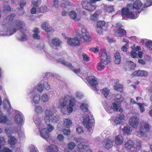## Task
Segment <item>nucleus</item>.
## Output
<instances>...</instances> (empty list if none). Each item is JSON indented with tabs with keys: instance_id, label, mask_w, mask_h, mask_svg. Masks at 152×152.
<instances>
[{
	"instance_id": "nucleus-39",
	"label": "nucleus",
	"mask_w": 152,
	"mask_h": 152,
	"mask_svg": "<svg viewBox=\"0 0 152 152\" xmlns=\"http://www.w3.org/2000/svg\"><path fill=\"white\" fill-rule=\"evenodd\" d=\"M105 10L108 13H112L114 11V7L113 6L106 5L104 6Z\"/></svg>"
},
{
	"instance_id": "nucleus-33",
	"label": "nucleus",
	"mask_w": 152,
	"mask_h": 152,
	"mask_svg": "<svg viewBox=\"0 0 152 152\" xmlns=\"http://www.w3.org/2000/svg\"><path fill=\"white\" fill-rule=\"evenodd\" d=\"M72 124V121L69 118H64L63 121V126L64 127L69 128Z\"/></svg>"
},
{
	"instance_id": "nucleus-20",
	"label": "nucleus",
	"mask_w": 152,
	"mask_h": 152,
	"mask_svg": "<svg viewBox=\"0 0 152 152\" xmlns=\"http://www.w3.org/2000/svg\"><path fill=\"white\" fill-rule=\"evenodd\" d=\"M125 116L123 114L118 115L114 120V123L115 125L121 124L124 122Z\"/></svg>"
},
{
	"instance_id": "nucleus-23",
	"label": "nucleus",
	"mask_w": 152,
	"mask_h": 152,
	"mask_svg": "<svg viewBox=\"0 0 152 152\" xmlns=\"http://www.w3.org/2000/svg\"><path fill=\"white\" fill-rule=\"evenodd\" d=\"M139 121V119L136 116H132L129 120V124L133 128H135L138 125Z\"/></svg>"
},
{
	"instance_id": "nucleus-41",
	"label": "nucleus",
	"mask_w": 152,
	"mask_h": 152,
	"mask_svg": "<svg viewBox=\"0 0 152 152\" xmlns=\"http://www.w3.org/2000/svg\"><path fill=\"white\" fill-rule=\"evenodd\" d=\"M50 99L49 96L46 94H43L41 96V100L42 101L44 102H48Z\"/></svg>"
},
{
	"instance_id": "nucleus-5",
	"label": "nucleus",
	"mask_w": 152,
	"mask_h": 152,
	"mask_svg": "<svg viewBox=\"0 0 152 152\" xmlns=\"http://www.w3.org/2000/svg\"><path fill=\"white\" fill-rule=\"evenodd\" d=\"M12 21V20L10 23L12 26V28H17L16 31L19 29L21 31L20 35L18 37V39L21 41L26 40L27 39V37L26 35L24 32L26 30L25 23L19 20H17L13 22Z\"/></svg>"
},
{
	"instance_id": "nucleus-54",
	"label": "nucleus",
	"mask_w": 152,
	"mask_h": 152,
	"mask_svg": "<svg viewBox=\"0 0 152 152\" xmlns=\"http://www.w3.org/2000/svg\"><path fill=\"white\" fill-rule=\"evenodd\" d=\"M136 104L138 105L139 106L140 112L142 113L145 111V109L144 108V107L142 106V104L139 103H136Z\"/></svg>"
},
{
	"instance_id": "nucleus-43",
	"label": "nucleus",
	"mask_w": 152,
	"mask_h": 152,
	"mask_svg": "<svg viewBox=\"0 0 152 152\" xmlns=\"http://www.w3.org/2000/svg\"><path fill=\"white\" fill-rule=\"evenodd\" d=\"M76 145L75 143L73 142H70L67 145L68 148L70 150H72L76 147Z\"/></svg>"
},
{
	"instance_id": "nucleus-56",
	"label": "nucleus",
	"mask_w": 152,
	"mask_h": 152,
	"mask_svg": "<svg viewBox=\"0 0 152 152\" xmlns=\"http://www.w3.org/2000/svg\"><path fill=\"white\" fill-rule=\"evenodd\" d=\"M75 95L76 97L78 99H81L83 96V95L79 91L75 93Z\"/></svg>"
},
{
	"instance_id": "nucleus-53",
	"label": "nucleus",
	"mask_w": 152,
	"mask_h": 152,
	"mask_svg": "<svg viewBox=\"0 0 152 152\" xmlns=\"http://www.w3.org/2000/svg\"><path fill=\"white\" fill-rule=\"evenodd\" d=\"M30 152H39L37 149L34 145H31L29 148Z\"/></svg>"
},
{
	"instance_id": "nucleus-32",
	"label": "nucleus",
	"mask_w": 152,
	"mask_h": 152,
	"mask_svg": "<svg viewBox=\"0 0 152 152\" xmlns=\"http://www.w3.org/2000/svg\"><path fill=\"white\" fill-rule=\"evenodd\" d=\"M8 142L10 145H14L16 143L17 139L14 136H10L8 137Z\"/></svg>"
},
{
	"instance_id": "nucleus-31",
	"label": "nucleus",
	"mask_w": 152,
	"mask_h": 152,
	"mask_svg": "<svg viewBox=\"0 0 152 152\" xmlns=\"http://www.w3.org/2000/svg\"><path fill=\"white\" fill-rule=\"evenodd\" d=\"M61 42V41L58 38H53L51 40V42L50 43V45L53 47V46H58L60 45Z\"/></svg>"
},
{
	"instance_id": "nucleus-55",
	"label": "nucleus",
	"mask_w": 152,
	"mask_h": 152,
	"mask_svg": "<svg viewBox=\"0 0 152 152\" xmlns=\"http://www.w3.org/2000/svg\"><path fill=\"white\" fill-rule=\"evenodd\" d=\"M76 131L78 134H81L84 132L83 128L80 126L76 128Z\"/></svg>"
},
{
	"instance_id": "nucleus-63",
	"label": "nucleus",
	"mask_w": 152,
	"mask_h": 152,
	"mask_svg": "<svg viewBox=\"0 0 152 152\" xmlns=\"http://www.w3.org/2000/svg\"><path fill=\"white\" fill-rule=\"evenodd\" d=\"M44 88L47 90H49L50 88V87L49 86L47 82H43Z\"/></svg>"
},
{
	"instance_id": "nucleus-24",
	"label": "nucleus",
	"mask_w": 152,
	"mask_h": 152,
	"mask_svg": "<svg viewBox=\"0 0 152 152\" xmlns=\"http://www.w3.org/2000/svg\"><path fill=\"white\" fill-rule=\"evenodd\" d=\"M124 137L121 134H118L116 136L114 139L115 144L118 146L121 145L124 142Z\"/></svg>"
},
{
	"instance_id": "nucleus-27",
	"label": "nucleus",
	"mask_w": 152,
	"mask_h": 152,
	"mask_svg": "<svg viewBox=\"0 0 152 152\" xmlns=\"http://www.w3.org/2000/svg\"><path fill=\"white\" fill-rule=\"evenodd\" d=\"M42 27L47 32H52L53 31L52 28L47 22H43L42 24Z\"/></svg>"
},
{
	"instance_id": "nucleus-44",
	"label": "nucleus",
	"mask_w": 152,
	"mask_h": 152,
	"mask_svg": "<svg viewBox=\"0 0 152 152\" xmlns=\"http://www.w3.org/2000/svg\"><path fill=\"white\" fill-rule=\"evenodd\" d=\"M37 89L39 92H42L44 89L43 82H42L38 84Z\"/></svg>"
},
{
	"instance_id": "nucleus-21",
	"label": "nucleus",
	"mask_w": 152,
	"mask_h": 152,
	"mask_svg": "<svg viewBox=\"0 0 152 152\" xmlns=\"http://www.w3.org/2000/svg\"><path fill=\"white\" fill-rule=\"evenodd\" d=\"M66 39H67L66 42L69 45L78 46L80 45L79 40L77 37L73 38L67 37Z\"/></svg>"
},
{
	"instance_id": "nucleus-22",
	"label": "nucleus",
	"mask_w": 152,
	"mask_h": 152,
	"mask_svg": "<svg viewBox=\"0 0 152 152\" xmlns=\"http://www.w3.org/2000/svg\"><path fill=\"white\" fill-rule=\"evenodd\" d=\"M69 15L70 18L75 21H78L81 19L80 15H78L75 10L70 11L69 12Z\"/></svg>"
},
{
	"instance_id": "nucleus-30",
	"label": "nucleus",
	"mask_w": 152,
	"mask_h": 152,
	"mask_svg": "<svg viewBox=\"0 0 152 152\" xmlns=\"http://www.w3.org/2000/svg\"><path fill=\"white\" fill-rule=\"evenodd\" d=\"M148 73L147 71L145 70H138L134 72L132 75V76H146Z\"/></svg>"
},
{
	"instance_id": "nucleus-6",
	"label": "nucleus",
	"mask_w": 152,
	"mask_h": 152,
	"mask_svg": "<svg viewBox=\"0 0 152 152\" xmlns=\"http://www.w3.org/2000/svg\"><path fill=\"white\" fill-rule=\"evenodd\" d=\"M33 120L38 129L41 136L43 139L46 140L49 136V133L45 127V124L41 118L37 115L33 116Z\"/></svg>"
},
{
	"instance_id": "nucleus-14",
	"label": "nucleus",
	"mask_w": 152,
	"mask_h": 152,
	"mask_svg": "<svg viewBox=\"0 0 152 152\" xmlns=\"http://www.w3.org/2000/svg\"><path fill=\"white\" fill-rule=\"evenodd\" d=\"M86 79L88 83L92 86L95 91H98L99 88L97 87V82L96 78L94 76H91L87 77Z\"/></svg>"
},
{
	"instance_id": "nucleus-42",
	"label": "nucleus",
	"mask_w": 152,
	"mask_h": 152,
	"mask_svg": "<svg viewBox=\"0 0 152 152\" xmlns=\"http://www.w3.org/2000/svg\"><path fill=\"white\" fill-rule=\"evenodd\" d=\"M34 110L37 113L40 114L43 111V110L41 106L38 105L35 107Z\"/></svg>"
},
{
	"instance_id": "nucleus-29",
	"label": "nucleus",
	"mask_w": 152,
	"mask_h": 152,
	"mask_svg": "<svg viewBox=\"0 0 152 152\" xmlns=\"http://www.w3.org/2000/svg\"><path fill=\"white\" fill-rule=\"evenodd\" d=\"M3 105L4 108L8 111H9L11 110V104L7 97H5L3 101Z\"/></svg>"
},
{
	"instance_id": "nucleus-7",
	"label": "nucleus",
	"mask_w": 152,
	"mask_h": 152,
	"mask_svg": "<svg viewBox=\"0 0 152 152\" xmlns=\"http://www.w3.org/2000/svg\"><path fill=\"white\" fill-rule=\"evenodd\" d=\"M100 56L101 62L97 63V69L100 71L104 69L105 67L104 64H107L110 62V56H107L104 49L100 51Z\"/></svg>"
},
{
	"instance_id": "nucleus-38",
	"label": "nucleus",
	"mask_w": 152,
	"mask_h": 152,
	"mask_svg": "<svg viewBox=\"0 0 152 152\" xmlns=\"http://www.w3.org/2000/svg\"><path fill=\"white\" fill-rule=\"evenodd\" d=\"M10 120L6 116L3 115L0 117V123L6 124H8Z\"/></svg>"
},
{
	"instance_id": "nucleus-18",
	"label": "nucleus",
	"mask_w": 152,
	"mask_h": 152,
	"mask_svg": "<svg viewBox=\"0 0 152 152\" xmlns=\"http://www.w3.org/2000/svg\"><path fill=\"white\" fill-rule=\"evenodd\" d=\"M77 147L78 150L77 151H75L74 152H92V151L90 149H87L86 150L88 147V145L86 143L84 142H82L79 144Z\"/></svg>"
},
{
	"instance_id": "nucleus-9",
	"label": "nucleus",
	"mask_w": 152,
	"mask_h": 152,
	"mask_svg": "<svg viewBox=\"0 0 152 152\" xmlns=\"http://www.w3.org/2000/svg\"><path fill=\"white\" fill-rule=\"evenodd\" d=\"M104 106L106 111L109 113H111L114 111H118L121 107V104L115 102L111 104L106 103L104 105Z\"/></svg>"
},
{
	"instance_id": "nucleus-57",
	"label": "nucleus",
	"mask_w": 152,
	"mask_h": 152,
	"mask_svg": "<svg viewBox=\"0 0 152 152\" xmlns=\"http://www.w3.org/2000/svg\"><path fill=\"white\" fill-rule=\"evenodd\" d=\"M62 131H63L64 134L66 135H68L71 132L70 130L69 129H64Z\"/></svg>"
},
{
	"instance_id": "nucleus-19",
	"label": "nucleus",
	"mask_w": 152,
	"mask_h": 152,
	"mask_svg": "<svg viewBox=\"0 0 152 152\" xmlns=\"http://www.w3.org/2000/svg\"><path fill=\"white\" fill-rule=\"evenodd\" d=\"M90 2L87 1H84L82 4L83 8L86 10L89 11L94 10L97 7L96 5H94L91 4Z\"/></svg>"
},
{
	"instance_id": "nucleus-60",
	"label": "nucleus",
	"mask_w": 152,
	"mask_h": 152,
	"mask_svg": "<svg viewBox=\"0 0 152 152\" xmlns=\"http://www.w3.org/2000/svg\"><path fill=\"white\" fill-rule=\"evenodd\" d=\"M26 0H20V6L21 8H23V7L26 6Z\"/></svg>"
},
{
	"instance_id": "nucleus-25",
	"label": "nucleus",
	"mask_w": 152,
	"mask_h": 152,
	"mask_svg": "<svg viewBox=\"0 0 152 152\" xmlns=\"http://www.w3.org/2000/svg\"><path fill=\"white\" fill-rule=\"evenodd\" d=\"M73 4L69 1L62 0L61 2V6L63 8L69 10L72 7Z\"/></svg>"
},
{
	"instance_id": "nucleus-15",
	"label": "nucleus",
	"mask_w": 152,
	"mask_h": 152,
	"mask_svg": "<svg viewBox=\"0 0 152 152\" xmlns=\"http://www.w3.org/2000/svg\"><path fill=\"white\" fill-rule=\"evenodd\" d=\"M58 62L61 63L64 65L67 66L69 68L73 69L74 72L77 74L79 73L80 72H82V68L80 67L77 69H74V67L72 65L71 63L67 62L65 60L62 59H58Z\"/></svg>"
},
{
	"instance_id": "nucleus-28",
	"label": "nucleus",
	"mask_w": 152,
	"mask_h": 152,
	"mask_svg": "<svg viewBox=\"0 0 152 152\" xmlns=\"http://www.w3.org/2000/svg\"><path fill=\"white\" fill-rule=\"evenodd\" d=\"M88 105L86 103H82L80 105V109L83 112H84L83 115H89V113H91L89 111V110L88 109Z\"/></svg>"
},
{
	"instance_id": "nucleus-26",
	"label": "nucleus",
	"mask_w": 152,
	"mask_h": 152,
	"mask_svg": "<svg viewBox=\"0 0 152 152\" xmlns=\"http://www.w3.org/2000/svg\"><path fill=\"white\" fill-rule=\"evenodd\" d=\"M16 132V129L10 126H6L4 130V132L8 136H9Z\"/></svg>"
},
{
	"instance_id": "nucleus-45",
	"label": "nucleus",
	"mask_w": 152,
	"mask_h": 152,
	"mask_svg": "<svg viewBox=\"0 0 152 152\" xmlns=\"http://www.w3.org/2000/svg\"><path fill=\"white\" fill-rule=\"evenodd\" d=\"M41 3V0H32V5L35 7H37Z\"/></svg>"
},
{
	"instance_id": "nucleus-64",
	"label": "nucleus",
	"mask_w": 152,
	"mask_h": 152,
	"mask_svg": "<svg viewBox=\"0 0 152 152\" xmlns=\"http://www.w3.org/2000/svg\"><path fill=\"white\" fill-rule=\"evenodd\" d=\"M64 127L63 125H62L61 124L59 123L58 124L57 129L60 131H62L64 129Z\"/></svg>"
},
{
	"instance_id": "nucleus-48",
	"label": "nucleus",
	"mask_w": 152,
	"mask_h": 152,
	"mask_svg": "<svg viewBox=\"0 0 152 152\" xmlns=\"http://www.w3.org/2000/svg\"><path fill=\"white\" fill-rule=\"evenodd\" d=\"M47 7L45 5L41 6L39 8V11L40 12H46L47 10Z\"/></svg>"
},
{
	"instance_id": "nucleus-62",
	"label": "nucleus",
	"mask_w": 152,
	"mask_h": 152,
	"mask_svg": "<svg viewBox=\"0 0 152 152\" xmlns=\"http://www.w3.org/2000/svg\"><path fill=\"white\" fill-rule=\"evenodd\" d=\"M3 10L5 12H8L11 11V8L9 6L5 5Z\"/></svg>"
},
{
	"instance_id": "nucleus-4",
	"label": "nucleus",
	"mask_w": 152,
	"mask_h": 152,
	"mask_svg": "<svg viewBox=\"0 0 152 152\" xmlns=\"http://www.w3.org/2000/svg\"><path fill=\"white\" fill-rule=\"evenodd\" d=\"M69 101V103L66 107L67 111L69 113H72L73 111V107L75 104V100L74 98L69 99L68 96H66L64 98H61L59 101V104L58 107L60 109L62 113L65 114L66 113V109L65 107L66 105L67 102Z\"/></svg>"
},
{
	"instance_id": "nucleus-13",
	"label": "nucleus",
	"mask_w": 152,
	"mask_h": 152,
	"mask_svg": "<svg viewBox=\"0 0 152 152\" xmlns=\"http://www.w3.org/2000/svg\"><path fill=\"white\" fill-rule=\"evenodd\" d=\"M14 121L17 124H23L24 118L23 114L20 111L15 110V113L14 117Z\"/></svg>"
},
{
	"instance_id": "nucleus-3",
	"label": "nucleus",
	"mask_w": 152,
	"mask_h": 152,
	"mask_svg": "<svg viewBox=\"0 0 152 152\" xmlns=\"http://www.w3.org/2000/svg\"><path fill=\"white\" fill-rule=\"evenodd\" d=\"M59 120L60 118L58 115L55 114V112L53 110L47 109L46 110L44 120L45 124L47 125V129L49 133L54 129V127L51 124L57 123Z\"/></svg>"
},
{
	"instance_id": "nucleus-49",
	"label": "nucleus",
	"mask_w": 152,
	"mask_h": 152,
	"mask_svg": "<svg viewBox=\"0 0 152 152\" xmlns=\"http://www.w3.org/2000/svg\"><path fill=\"white\" fill-rule=\"evenodd\" d=\"M82 56L83 59L84 61H89V57L86 54L83 53L82 54Z\"/></svg>"
},
{
	"instance_id": "nucleus-58",
	"label": "nucleus",
	"mask_w": 152,
	"mask_h": 152,
	"mask_svg": "<svg viewBox=\"0 0 152 152\" xmlns=\"http://www.w3.org/2000/svg\"><path fill=\"white\" fill-rule=\"evenodd\" d=\"M129 45L128 44L126 43L121 48V49L124 52H126L127 50Z\"/></svg>"
},
{
	"instance_id": "nucleus-12",
	"label": "nucleus",
	"mask_w": 152,
	"mask_h": 152,
	"mask_svg": "<svg viewBox=\"0 0 152 152\" xmlns=\"http://www.w3.org/2000/svg\"><path fill=\"white\" fill-rule=\"evenodd\" d=\"M80 27L81 28L80 34L84 41L89 42L91 39L87 30L86 27L83 25H80Z\"/></svg>"
},
{
	"instance_id": "nucleus-51",
	"label": "nucleus",
	"mask_w": 152,
	"mask_h": 152,
	"mask_svg": "<svg viewBox=\"0 0 152 152\" xmlns=\"http://www.w3.org/2000/svg\"><path fill=\"white\" fill-rule=\"evenodd\" d=\"M145 3V5L146 7H150L152 5V0H144Z\"/></svg>"
},
{
	"instance_id": "nucleus-46",
	"label": "nucleus",
	"mask_w": 152,
	"mask_h": 152,
	"mask_svg": "<svg viewBox=\"0 0 152 152\" xmlns=\"http://www.w3.org/2000/svg\"><path fill=\"white\" fill-rule=\"evenodd\" d=\"M105 24V23L104 21H99L97 23V26L105 29L106 28Z\"/></svg>"
},
{
	"instance_id": "nucleus-61",
	"label": "nucleus",
	"mask_w": 152,
	"mask_h": 152,
	"mask_svg": "<svg viewBox=\"0 0 152 152\" xmlns=\"http://www.w3.org/2000/svg\"><path fill=\"white\" fill-rule=\"evenodd\" d=\"M122 86L119 83H116L114 86V89L115 90H118V89L121 88Z\"/></svg>"
},
{
	"instance_id": "nucleus-36",
	"label": "nucleus",
	"mask_w": 152,
	"mask_h": 152,
	"mask_svg": "<svg viewBox=\"0 0 152 152\" xmlns=\"http://www.w3.org/2000/svg\"><path fill=\"white\" fill-rule=\"evenodd\" d=\"M115 102L120 104L124 100L123 96L120 94H117L114 97Z\"/></svg>"
},
{
	"instance_id": "nucleus-17",
	"label": "nucleus",
	"mask_w": 152,
	"mask_h": 152,
	"mask_svg": "<svg viewBox=\"0 0 152 152\" xmlns=\"http://www.w3.org/2000/svg\"><path fill=\"white\" fill-rule=\"evenodd\" d=\"M113 140L109 138L105 139L102 142L103 147L107 150L111 148L113 145Z\"/></svg>"
},
{
	"instance_id": "nucleus-11",
	"label": "nucleus",
	"mask_w": 152,
	"mask_h": 152,
	"mask_svg": "<svg viewBox=\"0 0 152 152\" xmlns=\"http://www.w3.org/2000/svg\"><path fill=\"white\" fill-rule=\"evenodd\" d=\"M134 142L130 140H128L125 144V148L127 150H130V152H135L139 150L141 147L140 144H138L136 148L134 147Z\"/></svg>"
},
{
	"instance_id": "nucleus-50",
	"label": "nucleus",
	"mask_w": 152,
	"mask_h": 152,
	"mask_svg": "<svg viewBox=\"0 0 152 152\" xmlns=\"http://www.w3.org/2000/svg\"><path fill=\"white\" fill-rule=\"evenodd\" d=\"M57 139L59 141L63 142L64 140V137L62 134H59L57 136Z\"/></svg>"
},
{
	"instance_id": "nucleus-40",
	"label": "nucleus",
	"mask_w": 152,
	"mask_h": 152,
	"mask_svg": "<svg viewBox=\"0 0 152 152\" xmlns=\"http://www.w3.org/2000/svg\"><path fill=\"white\" fill-rule=\"evenodd\" d=\"M132 131L131 128L130 126L128 125L124 126L123 129L124 133L126 134H129L132 132Z\"/></svg>"
},
{
	"instance_id": "nucleus-59",
	"label": "nucleus",
	"mask_w": 152,
	"mask_h": 152,
	"mask_svg": "<svg viewBox=\"0 0 152 152\" xmlns=\"http://www.w3.org/2000/svg\"><path fill=\"white\" fill-rule=\"evenodd\" d=\"M104 29L103 28H101V27L97 26L96 31L98 34H100L102 33L103 30Z\"/></svg>"
},
{
	"instance_id": "nucleus-2",
	"label": "nucleus",
	"mask_w": 152,
	"mask_h": 152,
	"mask_svg": "<svg viewBox=\"0 0 152 152\" xmlns=\"http://www.w3.org/2000/svg\"><path fill=\"white\" fill-rule=\"evenodd\" d=\"M15 16V14H12L7 16L4 20L0 28V36H10L16 32L17 28H12V26L10 24Z\"/></svg>"
},
{
	"instance_id": "nucleus-10",
	"label": "nucleus",
	"mask_w": 152,
	"mask_h": 152,
	"mask_svg": "<svg viewBox=\"0 0 152 152\" xmlns=\"http://www.w3.org/2000/svg\"><path fill=\"white\" fill-rule=\"evenodd\" d=\"M83 118L84 126L88 129L91 128L94 124V120L91 113L89 115H84Z\"/></svg>"
},
{
	"instance_id": "nucleus-47",
	"label": "nucleus",
	"mask_w": 152,
	"mask_h": 152,
	"mask_svg": "<svg viewBox=\"0 0 152 152\" xmlns=\"http://www.w3.org/2000/svg\"><path fill=\"white\" fill-rule=\"evenodd\" d=\"M102 93L105 97H106L109 93V90L107 88H104L102 90Z\"/></svg>"
},
{
	"instance_id": "nucleus-34",
	"label": "nucleus",
	"mask_w": 152,
	"mask_h": 152,
	"mask_svg": "<svg viewBox=\"0 0 152 152\" xmlns=\"http://www.w3.org/2000/svg\"><path fill=\"white\" fill-rule=\"evenodd\" d=\"M46 151V152H58V148L56 145H52L48 147Z\"/></svg>"
},
{
	"instance_id": "nucleus-16",
	"label": "nucleus",
	"mask_w": 152,
	"mask_h": 152,
	"mask_svg": "<svg viewBox=\"0 0 152 152\" xmlns=\"http://www.w3.org/2000/svg\"><path fill=\"white\" fill-rule=\"evenodd\" d=\"M119 24L117 23L114 28V32L115 36L119 37L126 34V31L119 26Z\"/></svg>"
},
{
	"instance_id": "nucleus-52",
	"label": "nucleus",
	"mask_w": 152,
	"mask_h": 152,
	"mask_svg": "<svg viewBox=\"0 0 152 152\" xmlns=\"http://www.w3.org/2000/svg\"><path fill=\"white\" fill-rule=\"evenodd\" d=\"M146 45L147 48L151 50H152V41L149 40L146 43Z\"/></svg>"
},
{
	"instance_id": "nucleus-37",
	"label": "nucleus",
	"mask_w": 152,
	"mask_h": 152,
	"mask_svg": "<svg viewBox=\"0 0 152 152\" xmlns=\"http://www.w3.org/2000/svg\"><path fill=\"white\" fill-rule=\"evenodd\" d=\"M40 99V95L38 94H35L34 95L32 98V102L35 104L39 103Z\"/></svg>"
},
{
	"instance_id": "nucleus-1",
	"label": "nucleus",
	"mask_w": 152,
	"mask_h": 152,
	"mask_svg": "<svg viewBox=\"0 0 152 152\" xmlns=\"http://www.w3.org/2000/svg\"><path fill=\"white\" fill-rule=\"evenodd\" d=\"M143 4L139 0H137L132 4H128L126 8H122L121 10L123 18L126 19V18L135 19L137 18L140 12L136 10L142 9Z\"/></svg>"
},
{
	"instance_id": "nucleus-35",
	"label": "nucleus",
	"mask_w": 152,
	"mask_h": 152,
	"mask_svg": "<svg viewBox=\"0 0 152 152\" xmlns=\"http://www.w3.org/2000/svg\"><path fill=\"white\" fill-rule=\"evenodd\" d=\"M115 60V62L117 64H120L121 61V57L120 53L118 52H116L114 55Z\"/></svg>"
},
{
	"instance_id": "nucleus-8",
	"label": "nucleus",
	"mask_w": 152,
	"mask_h": 152,
	"mask_svg": "<svg viewBox=\"0 0 152 152\" xmlns=\"http://www.w3.org/2000/svg\"><path fill=\"white\" fill-rule=\"evenodd\" d=\"M150 126L146 122L142 123L140 127V131H136L135 134L139 137H147L146 132L149 130Z\"/></svg>"
}]
</instances>
